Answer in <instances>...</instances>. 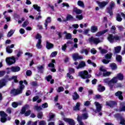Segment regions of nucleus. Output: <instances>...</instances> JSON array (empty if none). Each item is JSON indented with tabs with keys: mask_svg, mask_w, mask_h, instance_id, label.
Segmentation results:
<instances>
[{
	"mask_svg": "<svg viewBox=\"0 0 125 125\" xmlns=\"http://www.w3.org/2000/svg\"><path fill=\"white\" fill-rule=\"evenodd\" d=\"M25 88V86L23 85V81H20V85L19 86V88L17 89H13L10 91V94L14 96L18 95V94H21L23 89Z\"/></svg>",
	"mask_w": 125,
	"mask_h": 125,
	"instance_id": "1",
	"label": "nucleus"
},
{
	"mask_svg": "<svg viewBox=\"0 0 125 125\" xmlns=\"http://www.w3.org/2000/svg\"><path fill=\"white\" fill-rule=\"evenodd\" d=\"M29 108H30V107L28 104H26L25 105L23 106L21 108V115H24L25 117L30 116V115H31V113H32V111H31V110H28L27 111Z\"/></svg>",
	"mask_w": 125,
	"mask_h": 125,
	"instance_id": "2",
	"label": "nucleus"
},
{
	"mask_svg": "<svg viewBox=\"0 0 125 125\" xmlns=\"http://www.w3.org/2000/svg\"><path fill=\"white\" fill-rule=\"evenodd\" d=\"M78 75L79 77H81L82 79H89L91 78V75L88 74V72L86 70L80 71L79 72Z\"/></svg>",
	"mask_w": 125,
	"mask_h": 125,
	"instance_id": "3",
	"label": "nucleus"
},
{
	"mask_svg": "<svg viewBox=\"0 0 125 125\" xmlns=\"http://www.w3.org/2000/svg\"><path fill=\"white\" fill-rule=\"evenodd\" d=\"M89 42H93L95 44H98L100 42V40L97 38H94L93 36L91 37L88 40Z\"/></svg>",
	"mask_w": 125,
	"mask_h": 125,
	"instance_id": "4",
	"label": "nucleus"
},
{
	"mask_svg": "<svg viewBox=\"0 0 125 125\" xmlns=\"http://www.w3.org/2000/svg\"><path fill=\"white\" fill-rule=\"evenodd\" d=\"M5 61L8 65H12V64H14L15 62V58H14V57H12L11 58H7Z\"/></svg>",
	"mask_w": 125,
	"mask_h": 125,
	"instance_id": "5",
	"label": "nucleus"
},
{
	"mask_svg": "<svg viewBox=\"0 0 125 125\" xmlns=\"http://www.w3.org/2000/svg\"><path fill=\"white\" fill-rule=\"evenodd\" d=\"M97 3L100 8H104V7L109 3V2L106 1L100 2L99 1H97Z\"/></svg>",
	"mask_w": 125,
	"mask_h": 125,
	"instance_id": "6",
	"label": "nucleus"
},
{
	"mask_svg": "<svg viewBox=\"0 0 125 125\" xmlns=\"http://www.w3.org/2000/svg\"><path fill=\"white\" fill-rule=\"evenodd\" d=\"M0 116L1 117L0 121L1 123H5L6 122V117L7 115L3 111H0Z\"/></svg>",
	"mask_w": 125,
	"mask_h": 125,
	"instance_id": "7",
	"label": "nucleus"
},
{
	"mask_svg": "<svg viewBox=\"0 0 125 125\" xmlns=\"http://www.w3.org/2000/svg\"><path fill=\"white\" fill-rule=\"evenodd\" d=\"M72 58L74 61H77L78 59H83V56L80 55L78 53H75L72 55Z\"/></svg>",
	"mask_w": 125,
	"mask_h": 125,
	"instance_id": "8",
	"label": "nucleus"
},
{
	"mask_svg": "<svg viewBox=\"0 0 125 125\" xmlns=\"http://www.w3.org/2000/svg\"><path fill=\"white\" fill-rule=\"evenodd\" d=\"M95 105L96 107V113L100 112L102 109V104H101L99 103L96 102H95Z\"/></svg>",
	"mask_w": 125,
	"mask_h": 125,
	"instance_id": "9",
	"label": "nucleus"
},
{
	"mask_svg": "<svg viewBox=\"0 0 125 125\" xmlns=\"http://www.w3.org/2000/svg\"><path fill=\"white\" fill-rule=\"evenodd\" d=\"M115 96L118 98L120 100H123L124 97H123V92L120 91H118L115 93Z\"/></svg>",
	"mask_w": 125,
	"mask_h": 125,
	"instance_id": "10",
	"label": "nucleus"
},
{
	"mask_svg": "<svg viewBox=\"0 0 125 125\" xmlns=\"http://www.w3.org/2000/svg\"><path fill=\"white\" fill-rule=\"evenodd\" d=\"M104 83L108 84L110 88H113L114 84L111 83V80L109 79H105L104 80Z\"/></svg>",
	"mask_w": 125,
	"mask_h": 125,
	"instance_id": "11",
	"label": "nucleus"
},
{
	"mask_svg": "<svg viewBox=\"0 0 125 125\" xmlns=\"http://www.w3.org/2000/svg\"><path fill=\"white\" fill-rule=\"evenodd\" d=\"M83 67H85V62L82 61L80 62L78 66L76 67V69H82V68H83Z\"/></svg>",
	"mask_w": 125,
	"mask_h": 125,
	"instance_id": "12",
	"label": "nucleus"
},
{
	"mask_svg": "<svg viewBox=\"0 0 125 125\" xmlns=\"http://www.w3.org/2000/svg\"><path fill=\"white\" fill-rule=\"evenodd\" d=\"M22 105V102H14L12 103V106L13 108H17L19 106Z\"/></svg>",
	"mask_w": 125,
	"mask_h": 125,
	"instance_id": "13",
	"label": "nucleus"
},
{
	"mask_svg": "<svg viewBox=\"0 0 125 125\" xmlns=\"http://www.w3.org/2000/svg\"><path fill=\"white\" fill-rule=\"evenodd\" d=\"M53 46H54V45L53 44L50 43L48 41H46V47L47 49H51L52 48H53Z\"/></svg>",
	"mask_w": 125,
	"mask_h": 125,
	"instance_id": "14",
	"label": "nucleus"
},
{
	"mask_svg": "<svg viewBox=\"0 0 125 125\" xmlns=\"http://www.w3.org/2000/svg\"><path fill=\"white\" fill-rule=\"evenodd\" d=\"M21 68L19 66H13L11 67V72H13L14 73H16V72H19Z\"/></svg>",
	"mask_w": 125,
	"mask_h": 125,
	"instance_id": "15",
	"label": "nucleus"
},
{
	"mask_svg": "<svg viewBox=\"0 0 125 125\" xmlns=\"http://www.w3.org/2000/svg\"><path fill=\"white\" fill-rule=\"evenodd\" d=\"M51 22V18L50 17H48L47 19L45 20V22L44 23V26L45 27L46 30H47V25L48 23H50Z\"/></svg>",
	"mask_w": 125,
	"mask_h": 125,
	"instance_id": "16",
	"label": "nucleus"
},
{
	"mask_svg": "<svg viewBox=\"0 0 125 125\" xmlns=\"http://www.w3.org/2000/svg\"><path fill=\"white\" fill-rule=\"evenodd\" d=\"M46 80L48 82H50V83L52 84V83H54V80L52 79V76L51 75H48V76L46 77Z\"/></svg>",
	"mask_w": 125,
	"mask_h": 125,
	"instance_id": "17",
	"label": "nucleus"
},
{
	"mask_svg": "<svg viewBox=\"0 0 125 125\" xmlns=\"http://www.w3.org/2000/svg\"><path fill=\"white\" fill-rule=\"evenodd\" d=\"M6 83H7V80H0V88H1V87H2L3 86H5V85H6Z\"/></svg>",
	"mask_w": 125,
	"mask_h": 125,
	"instance_id": "18",
	"label": "nucleus"
},
{
	"mask_svg": "<svg viewBox=\"0 0 125 125\" xmlns=\"http://www.w3.org/2000/svg\"><path fill=\"white\" fill-rule=\"evenodd\" d=\"M108 29H105L103 31L99 32L96 34V37H100V36H102V35H104V34H105V33H107V32H108Z\"/></svg>",
	"mask_w": 125,
	"mask_h": 125,
	"instance_id": "19",
	"label": "nucleus"
},
{
	"mask_svg": "<svg viewBox=\"0 0 125 125\" xmlns=\"http://www.w3.org/2000/svg\"><path fill=\"white\" fill-rule=\"evenodd\" d=\"M116 103L114 101H109V102H107L106 103V105L107 106H109V107H113V106H114V105H116Z\"/></svg>",
	"mask_w": 125,
	"mask_h": 125,
	"instance_id": "20",
	"label": "nucleus"
},
{
	"mask_svg": "<svg viewBox=\"0 0 125 125\" xmlns=\"http://www.w3.org/2000/svg\"><path fill=\"white\" fill-rule=\"evenodd\" d=\"M122 50V47L121 46H118L114 47V53H120Z\"/></svg>",
	"mask_w": 125,
	"mask_h": 125,
	"instance_id": "21",
	"label": "nucleus"
},
{
	"mask_svg": "<svg viewBox=\"0 0 125 125\" xmlns=\"http://www.w3.org/2000/svg\"><path fill=\"white\" fill-rule=\"evenodd\" d=\"M80 106H81L80 103H77L75 106L73 107L74 111H80Z\"/></svg>",
	"mask_w": 125,
	"mask_h": 125,
	"instance_id": "22",
	"label": "nucleus"
},
{
	"mask_svg": "<svg viewBox=\"0 0 125 125\" xmlns=\"http://www.w3.org/2000/svg\"><path fill=\"white\" fill-rule=\"evenodd\" d=\"M63 34L65 35V38L67 40H71V39H72V35L71 33H68L67 31H64Z\"/></svg>",
	"mask_w": 125,
	"mask_h": 125,
	"instance_id": "23",
	"label": "nucleus"
},
{
	"mask_svg": "<svg viewBox=\"0 0 125 125\" xmlns=\"http://www.w3.org/2000/svg\"><path fill=\"white\" fill-rule=\"evenodd\" d=\"M72 98L73 100H77L80 98V96L78 94L77 92H74L72 95Z\"/></svg>",
	"mask_w": 125,
	"mask_h": 125,
	"instance_id": "24",
	"label": "nucleus"
},
{
	"mask_svg": "<svg viewBox=\"0 0 125 125\" xmlns=\"http://www.w3.org/2000/svg\"><path fill=\"white\" fill-rule=\"evenodd\" d=\"M118 83V78L116 77H114L110 80V83L113 84V85L115 83Z\"/></svg>",
	"mask_w": 125,
	"mask_h": 125,
	"instance_id": "25",
	"label": "nucleus"
},
{
	"mask_svg": "<svg viewBox=\"0 0 125 125\" xmlns=\"http://www.w3.org/2000/svg\"><path fill=\"white\" fill-rule=\"evenodd\" d=\"M36 47L38 49H41L42 47V40H39L38 42L36 44Z\"/></svg>",
	"mask_w": 125,
	"mask_h": 125,
	"instance_id": "26",
	"label": "nucleus"
},
{
	"mask_svg": "<svg viewBox=\"0 0 125 125\" xmlns=\"http://www.w3.org/2000/svg\"><path fill=\"white\" fill-rule=\"evenodd\" d=\"M116 78H117V80H119V81H123L124 80V75L122 73H118L117 75Z\"/></svg>",
	"mask_w": 125,
	"mask_h": 125,
	"instance_id": "27",
	"label": "nucleus"
},
{
	"mask_svg": "<svg viewBox=\"0 0 125 125\" xmlns=\"http://www.w3.org/2000/svg\"><path fill=\"white\" fill-rule=\"evenodd\" d=\"M107 40L111 43L114 42V36H113L112 34H109L107 37Z\"/></svg>",
	"mask_w": 125,
	"mask_h": 125,
	"instance_id": "28",
	"label": "nucleus"
},
{
	"mask_svg": "<svg viewBox=\"0 0 125 125\" xmlns=\"http://www.w3.org/2000/svg\"><path fill=\"white\" fill-rule=\"evenodd\" d=\"M74 12H75L76 14H81L82 13L83 11L82 10H80L79 9H78L77 7H75L73 9Z\"/></svg>",
	"mask_w": 125,
	"mask_h": 125,
	"instance_id": "29",
	"label": "nucleus"
},
{
	"mask_svg": "<svg viewBox=\"0 0 125 125\" xmlns=\"http://www.w3.org/2000/svg\"><path fill=\"white\" fill-rule=\"evenodd\" d=\"M98 90H99L100 92H102L105 90V87L104 86H102V85L99 84L98 86Z\"/></svg>",
	"mask_w": 125,
	"mask_h": 125,
	"instance_id": "30",
	"label": "nucleus"
},
{
	"mask_svg": "<svg viewBox=\"0 0 125 125\" xmlns=\"http://www.w3.org/2000/svg\"><path fill=\"white\" fill-rule=\"evenodd\" d=\"M115 6V3L114 2H111L109 5V7L107 8L108 12H109V10H111V9H113L114 8V7Z\"/></svg>",
	"mask_w": 125,
	"mask_h": 125,
	"instance_id": "31",
	"label": "nucleus"
},
{
	"mask_svg": "<svg viewBox=\"0 0 125 125\" xmlns=\"http://www.w3.org/2000/svg\"><path fill=\"white\" fill-rule=\"evenodd\" d=\"M73 19V17L71 15H67L66 16V19L64 20L63 21L64 22H66V21H70V20H72Z\"/></svg>",
	"mask_w": 125,
	"mask_h": 125,
	"instance_id": "32",
	"label": "nucleus"
},
{
	"mask_svg": "<svg viewBox=\"0 0 125 125\" xmlns=\"http://www.w3.org/2000/svg\"><path fill=\"white\" fill-rule=\"evenodd\" d=\"M99 50H100L101 53H102V54H105L106 53H107V52H108V51L104 49H102V47H99Z\"/></svg>",
	"mask_w": 125,
	"mask_h": 125,
	"instance_id": "33",
	"label": "nucleus"
},
{
	"mask_svg": "<svg viewBox=\"0 0 125 125\" xmlns=\"http://www.w3.org/2000/svg\"><path fill=\"white\" fill-rule=\"evenodd\" d=\"M33 6L34 9H35V10H37V11H38V12H41L40 6H39L37 4H34Z\"/></svg>",
	"mask_w": 125,
	"mask_h": 125,
	"instance_id": "34",
	"label": "nucleus"
},
{
	"mask_svg": "<svg viewBox=\"0 0 125 125\" xmlns=\"http://www.w3.org/2000/svg\"><path fill=\"white\" fill-rule=\"evenodd\" d=\"M112 74L111 72H108L106 70L104 72H103V75L104 77H109Z\"/></svg>",
	"mask_w": 125,
	"mask_h": 125,
	"instance_id": "35",
	"label": "nucleus"
},
{
	"mask_svg": "<svg viewBox=\"0 0 125 125\" xmlns=\"http://www.w3.org/2000/svg\"><path fill=\"white\" fill-rule=\"evenodd\" d=\"M48 67H50L51 68H53L51 69L52 72H56V69H55V68H54V66L55 65L52 63H50L48 65Z\"/></svg>",
	"mask_w": 125,
	"mask_h": 125,
	"instance_id": "36",
	"label": "nucleus"
},
{
	"mask_svg": "<svg viewBox=\"0 0 125 125\" xmlns=\"http://www.w3.org/2000/svg\"><path fill=\"white\" fill-rule=\"evenodd\" d=\"M110 67H111L112 70H117V64L115 63H110Z\"/></svg>",
	"mask_w": 125,
	"mask_h": 125,
	"instance_id": "37",
	"label": "nucleus"
},
{
	"mask_svg": "<svg viewBox=\"0 0 125 125\" xmlns=\"http://www.w3.org/2000/svg\"><path fill=\"white\" fill-rule=\"evenodd\" d=\"M98 28L97 26H93L91 27V32L92 33H95V32H97Z\"/></svg>",
	"mask_w": 125,
	"mask_h": 125,
	"instance_id": "38",
	"label": "nucleus"
},
{
	"mask_svg": "<svg viewBox=\"0 0 125 125\" xmlns=\"http://www.w3.org/2000/svg\"><path fill=\"white\" fill-rule=\"evenodd\" d=\"M78 5L79 6H81V7H84V3H83V1L82 0H79L78 1Z\"/></svg>",
	"mask_w": 125,
	"mask_h": 125,
	"instance_id": "39",
	"label": "nucleus"
},
{
	"mask_svg": "<svg viewBox=\"0 0 125 125\" xmlns=\"http://www.w3.org/2000/svg\"><path fill=\"white\" fill-rule=\"evenodd\" d=\"M13 34H14V31L13 30H11L8 33V34L7 35V37H8V38H10V37H11V36H12L13 35Z\"/></svg>",
	"mask_w": 125,
	"mask_h": 125,
	"instance_id": "40",
	"label": "nucleus"
},
{
	"mask_svg": "<svg viewBox=\"0 0 125 125\" xmlns=\"http://www.w3.org/2000/svg\"><path fill=\"white\" fill-rule=\"evenodd\" d=\"M116 20L118 22L122 21V20H123V18L121 17V15L118 14L116 16Z\"/></svg>",
	"mask_w": 125,
	"mask_h": 125,
	"instance_id": "41",
	"label": "nucleus"
},
{
	"mask_svg": "<svg viewBox=\"0 0 125 125\" xmlns=\"http://www.w3.org/2000/svg\"><path fill=\"white\" fill-rule=\"evenodd\" d=\"M116 59L117 61H118V62H122V56L117 55L116 56Z\"/></svg>",
	"mask_w": 125,
	"mask_h": 125,
	"instance_id": "42",
	"label": "nucleus"
},
{
	"mask_svg": "<svg viewBox=\"0 0 125 125\" xmlns=\"http://www.w3.org/2000/svg\"><path fill=\"white\" fill-rule=\"evenodd\" d=\"M57 91L58 92H62V91H64V87L62 86L58 87Z\"/></svg>",
	"mask_w": 125,
	"mask_h": 125,
	"instance_id": "43",
	"label": "nucleus"
},
{
	"mask_svg": "<svg viewBox=\"0 0 125 125\" xmlns=\"http://www.w3.org/2000/svg\"><path fill=\"white\" fill-rule=\"evenodd\" d=\"M112 57V54L108 53L106 55H105V58L106 59H111Z\"/></svg>",
	"mask_w": 125,
	"mask_h": 125,
	"instance_id": "44",
	"label": "nucleus"
},
{
	"mask_svg": "<svg viewBox=\"0 0 125 125\" xmlns=\"http://www.w3.org/2000/svg\"><path fill=\"white\" fill-rule=\"evenodd\" d=\"M88 118V116H87V113H84L82 115V117H81L82 120H86Z\"/></svg>",
	"mask_w": 125,
	"mask_h": 125,
	"instance_id": "45",
	"label": "nucleus"
},
{
	"mask_svg": "<svg viewBox=\"0 0 125 125\" xmlns=\"http://www.w3.org/2000/svg\"><path fill=\"white\" fill-rule=\"evenodd\" d=\"M34 110H36V111H41V110H42V106H38V105H35L34 107Z\"/></svg>",
	"mask_w": 125,
	"mask_h": 125,
	"instance_id": "46",
	"label": "nucleus"
},
{
	"mask_svg": "<svg viewBox=\"0 0 125 125\" xmlns=\"http://www.w3.org/2000/svg\"><path fill=\"white\" fill-rule=\"evenodd\" d=\"M6 52H7L8 53H12V51H13L12 49H10V47L9 46H7L6 47Z\"/></svg>",
	"mask_w": 125,
	"mask_h": 125,
	"instance_id": "47",
	"label": "nucleus"
},
{
	"mask_svg": "<svg viewBox=\"0 0 125 125\" xmlns=\"http://www.w3.org/2000/svg\"><path fill=\"white\" fill-rule=\"evenodd\" d=\"M62 7H65V6L66 7H70V5H69V4L68 3H66V2L62 3Z\"/></svg>",
	"mask_w": 125,
	"mask_h": 125,
	"instance_id": "48",
	"label": "nucleus"
},
{
	"mask_svg": "<svg viewBox=\"0 0 125 125\" xmlns=\"http://www.w3.org/2000/svg\"><path fill=\"white\" fill-rule=\"evenodd\" d=\"M117 28H118L119 31H120V32H122V31H124V30H125V28L121 25H117Z\"/></svg>",
	"mask_w": 125,
	"mask_h": 125,
	"instance_id": "49",
	"label": "nucleus"
},
{
	"mask_svg": "<svg viewBox=\"0 0 125 125\" xmlns=\"http://www.w3.org/2000/svg\"><path fill=\"white\" fill-rule=\"evenodd\" d=\"M100 71H101V72H103V73H104L105 72H106V68H105V67H104V66H101L100 67Z\"/></svg>",
	"mask_w": 125,
	"mask_h": 125,
	"instance_id": "50",
	"label": "nucleus"
},
{
	"mask_svg": "<svg viewBox=\"0 0 125 125\" xmlns=\"http://www.w3.org/2000/svg\"><path fill=\"white\" fill-rule=\"evenodd\" d=\"M67 77L70 80H74V77L71 75V73H67Z\"/></svg>",
	"mask_w": 125,
	"mask_h": 125,
	"instance_id": "51",
	"label": "nucleus"
},
{
	"mask_svg": "<svg viewBox=\"0 0 125 125\" xmlns=\"http://www.w3.org/2000/svg\"><path fill=\"white\" fill-rule=\"evenodd\" d=\"M43 67H44V65H39L38 67V69L39 70V71L41 72V71H42V70H43Z\"/></svg>",
	"mask_w": 125,
	"mask_h": 125,
	"instance_id": "52",
	"label": "nucleus"
},
{
	"mask_svg": "<svg viewBox=\"0 0 125 125\" xmlns=\"http://www.w3.org/2000/svg\"><path fill=\"white\" fill-rule=\"evenodd\" d=\"M28 24H29V22H28V21H25L22 24V26L23 27V28H25V27H27Z\"/></svg>",
	"mask_w": 125,
	"mask_h": 125,
	"instance_id": "53",
	"label": "nucleus"
},
{
	"mask_svg": "<svg viewBox=\"0 0 125 125\" xmlns=\"http://www.w3.org/2000/svg\"><path fill=\"white\" fill-rule=\"evenodd\" d=\"M119 111H120V112L125 111V105L120 106V108H119Z\"/></svg>",
	"mask_w": 125,
	"mask_h": 125,
	"instance_id": "54",
	"label": "nucleus"
},
{
	"mask_svg": "<svg viewBox=\"0 0 125 125\" xmlns=\"http://www.w3.org/2000/svg\"><path fill=\"white\" fill-rule=\"evenodd\" d=\"M42 112H39L38 114L37 117L38 118V119H42Z\"/></svg>",
	"mask_w": 125,
	"mask_h": 125,
	"instance_id": "55",
	"label": "nucleus"
},
{
	"mask_svg": "<svg viewBox=\"0 0 125 125\" xmlns=\"http://www.w3.org/2000/svg\"><path fill=\"white\" fill-rule=\"evenodd\" d=\"M55 117V114H53V113H50L49 114V118H50V120H52V119H53V118Z\"/></svg>",
	"mask_w": 125,
	"mask_h": 125,
	"instance_id": "56",
	"label": "nucleus"
},
{
	"mask_svg": "<svg viewBox=\"0 0 125 125\" xmlns=\"http://www.w3.org/2000/svg\"><path fill=\"white\" fill-rule=\"evenodd\" d=\"M57 55V52L56 51H55V52H52L51 54V57H55V56H56Z\"/></svg>",
	"mask_w": 125,
	"mask_h": 125,
	"instance_id": "57",
	"label": "nucleus"
},
{
	"mask_svg": "<svg viewBox=\"0 0 125 125\" xmlns=\"http://www.w3.org/2000/svg\"><path fill=\"white\" fill-rule=\"evenodd\" d=\"M56 106L60 110H61L62 109V105H60V104L57 103L56 104Z\"/></svg>",
	"mask_w": 125,
	"mask_h": 125,
	"instance_id": "58",
	"label": "nucleus"
},
{
	"mask_svg": "<svg viewBox=\"0 0 125 125\" xmlns=\"http://www.w3.org/2000/svg\"><path fill=\"white\" fill-rule=\"evenodd\" d=\"M102 62L104 63V64H108L109 62H110V61L106 59H104L103 60Z\"/></svg>",
	"mask_w": 125,
	"mask_h": 125,
	"instance_id": "59",
	"label": "nucleus"
},
{
	"mask_svg": "<svg viewBox=\"0 0 125 125\" xmlns=\"http://www.w3.org/2000/svg\"><path fill=\"white\" fill-rule=\"evenodd\" d=\"M42 108H47L48 107V104H47V103H45L44 104H43L42 105Z\"/></svg>",
	"mask_w": 125,
	"mask_h": 125,
	"instance_id": "60",
	"label": "nucleus"
},
{
	"mask_svg": "<svg viewBox=\"0 0 125 125\" xmlns=\"http://www.w3.org/2000/svg\"><path fill=\"white\" fill-rule=\"evenodd\" d=\"M89 105H90V102L87 101L84 102V106H89Z\"/></svg>",
	"mask_w": 125,
	"mask_h": 125,
	"instance_id": "61",
	"label": "nucleus"
},
{
	"mask_svg": "<svg viewBox=\"0 0 125 125\" xmlns=\"http://www.w3.org/2000/svg\"><path fill=\"white\" fill-rule=\"evenodd\" d=\"M19 32L21 35L25 34V30L23 28L20 29Z\"/></svg>",
	"mask_w": 125,
	"mask_h": 125,
	"instance_id": "62",
	"label": "nucleus"
},
{
	"mask_svg": "<svg viewBox=\"0 0 125 125\" xmlns=\"http://www.w3.org/2000/svg\"><path fill=\"white\" fill-rule=\"evenodd\" d=\"M39 125H46V123L44 121H40L39 123Z\"/></svg>",
	"mask_w": 125,
	"mask_h": 125,
	"instance_id": "63",
	"label": "nucleus"
},
{
	"mask_svg": "<svg viewBox=\"0 0 125 125\" xmlns=\"http://www.w3.org/2000/svg\"><path fill=\"white\" fill-rule=\"evenodd\" d=\"M121 125H125V120L124 118L121 119L120 121Z\"/></svg>",
	"mask_w": 125,
	"mask_h": 125,
	"instance_id": "64",
	"label": "nucleus"
}]
</instances>
